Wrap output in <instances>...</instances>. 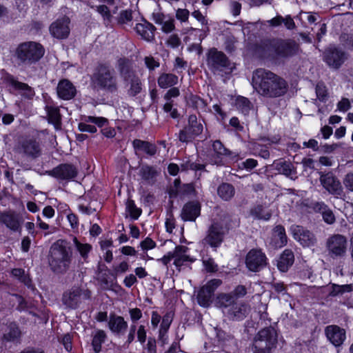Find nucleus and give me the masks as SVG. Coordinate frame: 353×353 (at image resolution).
I'll return each instance as SVG.
<instances>
[{
    "mask_svg": "<svg viewBox=\"0 0 353 353\" xmlns=\"http://www.w3.org/2000/svg\"><path fill=\"white\" fill-rule=\"evenodd\" d=\"M252 84L259 94L267 98L284 95L288 87L283 78L264 68H258L253 72Z\"/></svg>",
    "mask_w": 353,
    "mask_h": 353,
    "instance_id": "1",
    "label": "nucleus"
},
{
    "mask_svg": "<svg viewBox=\"0 0 353 353\" xmlns=\"http://www.w3.org/2000/svg\"><path fill=\"white\" fill-rule=\"evenodd\" d=\"M94 89L108 94H117L119 88V78L115 70L106 64L97 65L90 78Z\"/></svg>",
    "mask_w": 353,
    "mask_h": 353,
    "instance_id": "2",
    "label": "nucleus"
},
{
    "mask_svg": "<svg viewBox=\"0 0 353 353\" xmlns=\"http://www.w3.org/2000/svg\"><path fill=\"white\" fill-rule=\"evenodd\" d=\"M72 259V250L66 241L59 239L51 245L48 262L54 272L65 273L70 268Z\"/></svg>",
    "mask_w": 353,
    "mask_h": 353,
    "instance_id": "3",
    "label": "nucleus"
},
{
    "mask_svg": "<svg viewBox=\"0 0 353 353\" xmlns=\"http://www.w3.org/2000/svg\"><path fill=\"white\" fill-rule=\"evenodd\" d=\"M205 57L207 67L214 75L225 77L232 74L236 68L224 52L215 48L209 49Z\"/></svg>",
    "mask_w": 353,
    "mask_h": 353,
    "instance_id": "4",
    "label": "nucleus"
},
{
    "mask_svg": "<svg viewBox=\"0 0 353 353\" xmlns=\"http://www.w3.org/2000/svg\"><path fill=\"white\" fill-rule=\"evenodd\" d=\"M263 56L277 59H288L298 54L299 44L291 39L267 41L263 44Z\"/></svg>",
    "mask_w": 353,
    "mask_h": 353,
    "instance_id": "5",
    "label": "nucleus"
},
{
    "mask_svg": "<svg viewBox=\"0 0 353 353\" xmlns=\"http://www.w3.org/2000/svg\"><path fill=\"white\" fill-rule=\"evenodd\" d=\"M45 48L35 41L20 43L16 49V57L21 64L30 66L37 63L44 55Z\"/></svg>",
    "mask_w": 353,
    "mask_h": 353,
    "instance_id": "6",
    "label": "nucleus"
},
{
    "mask_svg": "<svg viewBox=\"0 0 353 353\" xmlns=\"http://www.w3.org/2000/svg\"><path fill=\"white\" fill-rule=\"evenodd\" d=\"M277 335L274 328L269 327L260 330L253 342L254 353H271L276 347Z\"/></svg>",
    "mask_w": 353,
    "mask_h": 353,
    "instance_id": "7",
    "label": "nucleus"
},
{
    "mask_svg": "<svg viewBox=\"0 0 353 353\" xmlns=\"http://www.w3.org/2000/svg\"><path fill=\"white\" fill-rule=\"evenodd\" d=\"M119 71L128 89V94L135 97L142 90L140 78L125 59L119 60Z\"/></svg>",
    "mask_w": 353,
    "mask_h": 353,
    "instance_id": "8",
    "label": "nucleus"
},
{
    "mask_svg": "<svg viewBox=\"0 0 353 353\" xmlns=\"http://www.w3.org/2000/svg\"><path fill=\"white\" fill-rule=\"evenodd\" d=\"M91 291L85 287L73 286L63 292L62 303L66 307L77 309L82 301L91 299Z\"/></svg>",
    "mask_w": 353,
    "mask_h": 353,
    "instance_id": "9",
    "label": "nucleus"
},
{
    "mask_svg": "<svg viewBox=\"0 0 353 353\" xmlns=\"http://www.w3.org/2000/svg\"><path fill=\"white\" fill-rule=\"evenodd\" d=\"M325 248L332 259L343 258L347 250V239L341 234H332L326 239Z\"/></svg>",
    "mask_w": 353,
    "mask_h": 353,
    "instance_id": "10",
    "label": "nucleus"
},
{
    "mask_svg": "<svg viewBox=\"0 0 353 353\" xmlns=\"http://www.w3.org/2000/svg\"><path fill=\"white\" fill-rule=\"evenodd\" d=\"M14 150L22 157L31 160L37 159L42 154L41 143L34 137H27L19 141Z\"/></svg>",
    "mask_w": 353,
    "mask_h": 353,
    "instance_id": "11",
    "label": "nucleus"
},
{
    "mask_svg": "<svg viewBox=\"0 0 353 353\" xmlns=\"http://www.w3.org/2000/svg\"><path fill=\"white\" fill-rule=\"evenodd\" d=\"M319 181L323 188L336 199H345V193L340 180L331 172H319Z\"/></svg>",
    "mask_w": 353,
    "mask_h": 353,
    "instance_id": "12",
    "label": "nucleus"
},
{
    "mask_svg": "<svg viewBox=\"0 0 353 353\" xmlns=\"http://www.w3.org/2000/svg\"><path fill=\"white\" fill-rule=\"evenodd\" d=\"M228 229L221 223H213L208 228L205 237L203 239V245H209L214 250H216L223 243Z\"/></svg>",
    "mask_w": 353,
    "mask_h": 353,
    "instance_id": "13",
    "label": "nucleus"
},
{
    "mask_svg": "<svg viewBox=\"0 0 353 353\" xmlns=\"http://www.w3.org/2000/svg\"><path fill=\"white\" fill-rule=\"evenodd\" d=\"M203 126L201 121H199L194 114L188 117V125L179 133V140L183 143L192 141L203 132Z\"/></svg>",
    "mask_w": 353,
    "mask_h": 353,
    "instance_id": "14",
    "label": "nucleus"
},
{
    "mask_svg": "<svg viewBox=\"0 0 353 353\" xmlns=\"http://www.w3.org/2000/svg\"><path fill=\"white\" fill-rule=\"evenodd\" d=\"M347 54L343 50L330 46L323 53V61L331 68L338 70L347 59Z\"/></svg>",
    "mask_w": 353,
    "mask_h": 353,
    "instance_id": "15",
    "label": "nucleus"
},
{
    "mask_svg": "<svg viewBox=\"0 0 353 353\" xmlns=\"http://www.w3.org/2000/svg\"><path fill=\"white\" fill-rule=\"evenodd\" d=\"M245 264L249 270L259 272L267 265L265 254L259 249H252L245 257Z\"/></svg>",
    "mask_w": 353,
    "mask_h": 353,
    "instance_id": "16",
    "label": "nucleus"
},
{
    "mask_svg": "<svg viewBox=\"0 0 353 353\" xmlns=\"http://www.w3.org/2000/svg\"><path fill=\"white\" fill-rule=\"evenodd\" d=\"M222 283L220 279H212L203 286L198 292L197 301L200 305L208 307L212 303L215 290Z\"/></svg>",
    "mask_w": 353,
    "mask_h": 353,
    "instance_id": "17",
    "label": "nucleus"
},
{
    "mask_svg": "<svg viewBox=\"0 0 353 353\" xmlns=\"http://www.w3.org/2000/svg\"><path fill=\"white\" fill-rule=\"evenodd\" d=\"M21 336L22 332L19 325L15 322H10L3 328L0 340L3 343H18L21 341Z\"/></svg>",
    "mask_w": 353,
    "mask_h": 353,
    "instance_id": "18",
    "label": "nucleus"
},
{
    "mask_svg": "<svg viewBox=\"0 0 353 353\" xmlns=\"http://www.w3.org/2000/svg\"><path fill=\"white\" fill-rule=\"evenodd\" d=\"M293 237L304 247L314 246L316 243L315 235L310 230L300 225H294L291 228Z\"/></svg>",
    "mask_w": 353,
    "mask_h": 353,
    "instance_id": "19",
    "label": "nucleus"
},
{
    "mask_svg": "<svg viewBox=\"0 0 353 353\" xmlns=\"http://www.w3.org/2000/svg\"><path fill=\"white\" fill-rule=\"evenodd\" d=\"M48 175L61 180H70L77 175V168L72 164H60L52 170L48 171Z\"/></svg>",
    "mask_w": 353,
    "mask_h": 353,
    "instance_id": "20",
    "label": "nucleus"
},
{
    "mask_svg": "<svg viewBox=\"0 0 353 353\" xmlns=\"http://www.w3.org/2000/svg\"><path fill=\"white\" fill-rule=\"evenodd\" d=\"M327 339L336 347L341 346L346 339L345 330L338 325H328L325 329Z\"/></svg>",
    "mask_w": 353,
    "mask_h": 353,
    "instance_id": "21",
    "label": "nucleus"
},
{
    "mask_svg": "<svg viewBox=\"0 0 353 353\" xmlns=\"http://www.w3.org/2000/svg\"><path fill=\"white\" fill-rule=\"evenodd\" d=\"M57 93L61 99L70 100L77 94V89L68 79H63L59 81L57 87Z\"/></svg>",
    "mask_w": 353,
    "mask_h": 353,
    "instance_id": "22",
    "label": "nucleus"
},
{
    "mask_svg": "<svg viewBox=\"0 0 353 353\" xmlns=\"http://www.w3.org/2000/svg\"><path fill=\"white\" fill-rule=\"evenodd\" d=\"M212 149L213 153L210 156V162L218 165H223L224 158L230 155V152L224 147L219 140L213 142Z\"/></svg>",
    "mask_w": 353,
    "mask_h": 353,
    "instance_id": "23",
    "label": "nucleus"
},
{
    "mask_svg": "<svg viewBox=\"0 0 353 353\" xmlns=\"http://www.w3.org/2000/svg\"><path fill=\"white\" fill-rule=\"evenodd\" d=\"M0 222L3 223L12 232H20L21 230V220L14 212H6L0 214Z\"/></svg>",
    "mask_w": 353,
    "mask_h": 353,
    "instance_id": "24",
    "label": "nucleus"
},
{
    "mask_svg": "<svg viewBox=\"0 0 353 353\" xmlns=\"http://www.w3.org/2000/svg\"><path fill=\"white\" fill-rule=\"evenodd\" d=\"M200 203L198 201H190L184 205L181 216L185 221H194L200 215Z\"/></svg>",
    "mask_w": 353,
    "mask_h": 353,
    "instance_id": "25",
    "label": "nucleus"
},
{
    "mask_svg": "<svg viewBox=\"0 0 353 353\" xmlns=\"http://www.w3.org/2000/svg\"><path fill=\"white\" fill-rule=\"evenodd\" d=\"M108 325L110 331L118 336L123 335L128 328V323L123 317L115 314L110 316Z\"/></svg>",
    "mask_w": 353,
    "mask_h": 353,
    "instance_id": "26",
    "label": "nucleus"
},
{
    "mask_svg": "<svg viewBox=\"0 0 353 353\" xmlns=\"http://www.w3.org/2000/svg\"><path fill=\"white\" fill-rule=\"evenodd\" d=\"M47 112L48 121L52 123L56 130H60L61 127V114L59 108L54 105H47L45 108Z\"/></svg>",
    "mask_w": 353,
    "mask_h": 353,
    "instance_id": "27",
    "label": "nucleus"
},
{
    "mask_svg": "<svg viewBox=\"0 0 353 353\" xmlns=\"http://www.w3.org/2000/svg\"><path fill=\"white\" fill-rule=\"evenodd\" d=\"M133 28L143 39L148 41L153 40L156 28L152 23H136Z\"/></svg>",
    "mask_w": 353,
    "mask_h": 353,
    "instance_id": "28",
    "label": "nucleus"
},
{
    "mask_svg": "<svg viewBox=\"0 0 353 353\" xmlns=\"http://www.w3.org/2000/svg\"><path fill=\"white\" fill-rule=\"evenodd\" d=\"M294 261V253L290 250H285L281 254L277 261L278 269L285 272L292 265Z\"/></svg>",
    "mask_w": 353,
    "mask_h": 353,
    "instance_id": "29",
    "label": "nucleus"
},
{
    "mask_svg": "<svg viewBox=\"0 0 353 353\" xmlns=\"http://www.w3.org/2000/svg\"><path fill=\"white\" fill-rule=\"evenodd\" d=\"M276 170L281 174L295 180L297 176L296 168L294 165L288 161H280L274 163Z\"/></svg>",
    "mask_w": 353,
    "mask_h": 353,
    "instance_id": "30",
    "label": "nucleus"
},
{
    "mask_svg": "<svg viewBox=\"0 0 353 353\" xmlns=\"http://www.w3.org/2000/svg\"><path fill=\"white\" fill-rule=\"evenodd\" d=\"M188 250V248L183 245H178L175 248L173 254L174 256V264L176 267H181L185 263L192 261L190 256L186 254Z\"/></svg>",
    "mask_w": 353,
    "mask_h": 353,
    "instance_id": "31",
    "label": "nucleus"
},
{
    "mask_svg": "<svg viewBox=\"0 0 353 353\" xmlns=\"http://www.w3.org/2000/svg\"><path fill=\"white\" fill-rule=\"evenodd\" d=\"M49 30L52 36L58 39L67 38L70 30L67 23H51Z\"/></svg>",
    "mask_w": 353,
    "mask_h": 353,
    "instance_id": "32",
    "label": "nucleus"
},
{
    "mask_svg": "<svg viewBox=\"0 0 353 353\" xmlns=\"http://www.w3.org/2000/svg\"><path fill=\"white\" fill-rule=\"evenodd\" d=\"M132 145L136 151L144 152L150 156H154L157 152V146L150 142L141 139H134Z\"/></svg>",
    "mask_w": 353,
    "mask_h": 353,
    "instance_id": "33",
    "label": "nucleus"
},
{
    "mask_svg": "<svg viewBox=\"0 0 353 353\" xmlns=\"http://www.w3.org/2000/svg\"><path fill=\"white\" fill-rule=\"evenodd\" d=\"M250 308L245 304H236L229 310V315L236 320H241L245 317L249 313Z\"/></svg>",
    "mask_w": 353,
    "mask_h": 353,
    "instance_id": "34",
    "label": "nucleus"
},
{
    "mask_svg": "<svg viewBox=\"0 0 353 353\" xmlns=\"http://www.w3.org/2000/svg\"><path fill=\"white\" fill-rule=\"evenodd\" d=\"M157 82L161 88H168L177 84L178 77L171 73H163L159 77Z\"/></svg>",
    "mask_w": 353,
    "mask_h": 353,
    "instance_id": "35",
    "label": "nucleus"
},
{
    "mask_svg": "<svg viewBox=\"0 0 353 353\" xmlns=\"http://www.w3.org/2000/svg\"><path fill=\"white\" fill-rule=\"evenodd\" d=\"M140 175L148 183H154L158 172L154 167L145 165L141 168Z\"/></svg>",
    "mask_w": 353,
    "mask_h": 353,
    "instance_id": "36",
    "label": "nucleus"
},
{
    "mask_svg": "<svg viewBox=\"0 0 353 353\" xmlns=\"http://www.w3.org/2000/svg\"><path fill=\"white\" fill-rule=\"evenodd\" d=\"M218 195L224 201H230L235 194L234 186L228 183L221 184L217 189Z\"/></svg>",
    "mask_w": 353,
    "mask_h": 353,
    "instance_id": "37",
    "label": "nucleus"
},
{
    "mask_svg": "<svg viewBox=\"0 0 353 353\" xmlns=\"http://www.w3.org/2000/svg\"><path fill=\"white\" fill-rule=\"evenodd\" d=\"M273 236L276 246L281 248L286 245L287 236L282 225H278L274 228Z\"/></svg>",
    "mask_w": 353,
    "mask_h": 353,
    "instance_id": "38",
    "label": "nucleus"
},
{
    "mask_svg": "<svg viewBox=\"0 0 353 353\" xmlns=\"http://www.w3.org/2000/svg\"><path fill=\"white\" fill-rule=\"evenodd\" d=\"M107 335L102 330L96 331L93 335L92 345L95 353H99L101 350V345L105 341Z\"/></svg>",
    "mask_w": 353,
    "mask_h": 353,
    "instance_id": "39",
    "label": "nucleus"
},
{
    "mask_svg": "<svg viewBox=\"0 0 353 353\" xmlns=\"http://www.w3.org/2000/svg\"><path fill=\"white\" fill-rule=\"evenodd\" d=\"M235 298L232 294H220L216 299V305L219 307H227L232 305Z\"/></svg>",
    "mask_w": 353,
    "mask_h": 353,
    "instance_id": "40",
    "label": "nucleus"
},
{
    "mask_svg": "<svg viewBox=\"0 0 353 353\" xmlns=\"http://www.w3.org/2000/svg\"><path fill=\"white\" fill-rule=\"evenodd\" d=\"M250 214L257 219H262L265 221L269 220L272 216V213L268 211H265L264 208L261 205H258L252 208Z\"/></svg>",
    "mask_w": 353,
    "mask_h": 353,
    "instance_id": "41",
    "label": "nucleus"
},
{
    "mask_svg": "<svg viewBox=\"0 0 353 353\" xmlns=\"http://www.w3.org/2000/svg\"><path fill=\"white\" fill-rule=\"evenodd\" d=\"M73 243L81 256L84 259H87L89 252L92 250V246L88 243H81L76 237L73 238Z\"/></svg>",
    "mask_w": 353,
    "mask_h": 353,
    "instance_id": "42",
    "label": "nucleus"
},
{
    "mask_svg": "<svg viewBox=\"0 0 353 353\" xmlns=\"http://www.w3.org/2000/svg\"><path fill=\"white\" fill-rule=\"evenodd\" d=\"M125 208L126 211L130 214L131 218L134 220L137 219L140 216L142 212L141 209L137 208L134 201L132 199H128Z\"/></svg>",
    "mask_w": 353,
    "mask_h": 353,
    "instance_id": "43",
    "label": "nucleus"
},
{
    "mask_svg": "<svg viewBox=\"0 0 353 353\" xmlns=\"http://www.w3.org/2000/svg\"><path fill=\"white\" fill-rule=\"evenodd\" d=\"M236 105L244 114H248L252 107L250 101L244 97H237L236 100Z\"/></svg>",
    "mask_w": 353,
    "mask_h": 353,
    "instance_id": "44",
    "label": "nucleus"
},
{
    "mask_svg": "<svg viewBox=\"0 0 353 353\" xmlns=\"http://www.w3.org/2000/svg\"><path fill=\"white\" fill-rule=\"evenodd\" d=\"M351 290V285H339L336 284H332L329 295L331 296H336L339 294H343L344 292H350Z\"/></svg>",
    "mask_w": 353,
    "mask_h": 353,
    "instance_id": "45",
    "label": "nucleus"
},
{
    "mask_svg": "<svg viewBox=\"0 0 353 353\" xmlns=\"http://www.w3.org/2000/svg\"><path fill=\"white\" fill-rule=\"evenodd\" d=\"M143 353H157V341L154 337H149L147 343L143 344Z\"/></svg>",
    "mask_w": 353,
    "mask_h": 353,
    "instance_id": "46",
    "label": "nucleus"
},
{
    "mask_svg": "<svg viewBox=\"0 0 353 353\" xmlns=\"http://www.w3.org/2000/svg\"><path fill=\"white\" fill-rule=\"evenodd\" d=\"M83 121L85 122L94 123L99 128L103 127L108 123V121L106 118L93 116L85 117Z\"/></svg>",
    "mask_w": 353,
    "mask_h": 353,
    "instance_id": "47",
    "label": "nucleus"
},
{
    "mask_svg": "<svg viewBox=\"0 0 353 353\" xmlns=\"http://www.w3.org/2000/svg\"><path fill=\"white\" fill-rule=\"evenodd\" d=\"M12 275L19 279L21 282L26 285H29L30 283V278L25 274L24 270L21 268H15L12 270Z\"/></svg>",
    "mask_w": 353,
    "mask_h": 353,
    "instance_id": "48",
    "label": "nucleus"
},
{
    "mask_svg": "<svg viewBox=\"0 0 353 353\" xmlns=\"http://www.w3.org/2000/svg\"><path fill=\"white\" fill-rule=\"evenodd\" d=\"M300 22H315L316 20V17L312 13L308 12L301 11L298 15L294 17Z\"/></svg>",
    "mask_w": 353,
    "mask_h": 353,
    "instance_id": "49",
    "label": "nucleus"
},
{
    "mask_svg": "<svg viewBox=\"0 0 353 353\" xmlns=\"http://www.w3.org/2000/svg\"><path fill=\"white\" fill-rule=\"evenodd\" d=\"M316 93L318 99L321 101H324L326 100L327 97V92L325 85L323 83H318L316 86Z\"/></svg>",
    "mask_w": 353,
    "mask_h": 353,
    "instance_id": "50",
    "label": "nucleus"
},
{
    "mask_svg": "<svg viewBox=\"0 0 353 353\" xmlns=\"http://www.w3.org/2000/svg\"><path fill=\"white\" fill-rule=\"evenodd\" d=\"M323 220L329 225H332L336 221V217L334 214L333 211L329 207L322 214Z\"/></svg>",
    "mask_w": 353,
    "mask_h": 353,
    "instance_id": "51",
    "label": "nucleus"
},
{
    "mask_svg": "<svg viewBox=\"0 0 353 353\" xmlns=\"http://www.w3.org/2000/svg\"><path fill=\"white\" fill-rule=\"evenodd\" d=\"M182 170H203L205 168L204 164L198 163L196 162L188 161L185 163L181 164Z\"/></svg>",
    "mask_w": 353,
    "mask_h": 353,
    "instance_id": "52",
    "label": "nucleus"
},
{
    "mask_svg": "<svg viewBox=\"0 0 353 353\" xmlns=\"http://www.w3.org/2000/svg\"><path fill=\"white\" fill-rule=\"evenodd\" d=\"M310 208L315 212L322 214L329 206L323 201H314L311 203Z\"/></svg>",
    "mask_w": 353,
    "mask_h": 353,
    "instance_id": "53",
    "label": "nucleus"
},
{
    "mask_svg": "<svg viewBox=\"0 0 353 353\" xmlns=\"http://www.w3.org/2000/svg\"><path fill=\"white\" fill-rule=\"evenodd\" d=\"M343 183L345 189L349 192H353V172L346 174L343 179Z\"/></svg>",
    "mask_w": 353,
    "mask_h": 353,
    "instance_id": "54",
    "label": "nucleus"
},
{
    "mask_svg": "<svg viewBox=\"0 0 353 353\" xmlns=\"http://www.w3.org/2000/svg\"><path fill=\"white\" fill-rule=\"evenodd\" d=\"M203 263L207 272H216L218 271V265L212 259L209 258L208 259L203 260Z\"/></svg>",
    "mask_w": 353,
    "mask_h": 353,
    "instance_id": "55",
    "label": "nucleus"
},
{
    "mask_svg": "<svg viewBox=\"0 0 353 353\" xmlns=\"http://www.w3.org/2000/svg\"><path fill=\"white\" fill-rule=\"evenodd\" d=\"M190 12L187 9H178L176 12V17L181 22H188Z\"/></svg>",
    "mask_w": 353,
    "mask_h": 353,
    "instance_id": "56",
    "label": "nucleus"
},
{
    "mask_svg": "<svg viewBox=\"0 0 353 353\" xmlns=\"http://www.w3.org/2000/svg\"><path fill=\"white\" fill-rule=\"evenodd\" d=\"M216 336L220 341H222L224 344L226 342H234L233 337L231 335L227 334L224 331L217 330Z\"/></svg>",
    "mask_w": 353,
    "mask_h": 353,
    "instance_id": "57",
    "label": "nucleus"
},
{
    "mask_svg": "<svg viewBox=\"0 0 353 353\" xmlns=\"http://www.w3.org/2000/svg\"><path fill=\"white\" fill-rule=\"evenodd\" d=\"M137 334L140 343L144 344L147 339V333L144 325H141L138 327Z\"/></svg>",
    "mask_w": 353,
    "mask_h": 353,
    "instance_id": "58",
    "label": "nucleus"
},
{
    "mask_svg": "<svg viewBox=\"0 0 353 353\" xmlns=\"http://www.w3.org/2000/svg\"><path fill=\"white\" fill-rule=\"evenodd\" d=\"M257 161L254 159H248L245 161H243L239 168H245L247 170H251L257 165Z\"/></svg>",
    "mask_w": 353,
    "mask_h": 353,
    "instance_id": "59",
    "label": "nucleus"
},
{
    "mask_svg": "<svg viewBox=\"0 0 353 353\" xmlns=\"http://www.w3.org/2000/svg\"><path fill=\"white\" fill-rule=\"evenodd\" d=\"M172 101H168L163 105V110L165 112H170V117L173 119H176L179 117L178 111L176 108H172Z\"/></svg>",
    "mask_w": 353,
    "mask_h": 353,
    "instance_id": "60",
    "label": "nucleus"
},
{
    "mask_svg": "<svg viewBox=\"0 0 353 353\" xmlns=\"http://www.w3.org/2000/svg\"><path fill=\"white\" fill-rule=\"evenodd\" d=\"M180 94V91L178 88L173 87L168 90L164 95V99L167 101H170L172 98H176Z\"/></svg>",
    "mask_w": 353,
    "mask_h": 353,
    "instance_id": "61",
    "label": "nucleus"
},
{
    "mask_svg": "<svg viewBox=\"0 0 353 353\" xmlns=\"http://www.w3.org/2000/svg\"><path fill=\"white\" fill-rule=\"evenodd\" d=\"M172 318L170 314H166L162 319V322L160 325V330L168 331L170 324L172 323Z\"/></svg>",
    "mask_w": 353,
    "mask_h": 353,
    "instance_id": "62",
    "label": "nucleus"
},
{
    "mask_svg": "<svg viewBox=\"0 0 353 353\" xmlns=\"http://www.w3.org/2000/svg\"><path fill=\"white\" fill-rule=\"evenodd\" d=\"M247 293L246 288L244 285H238L231 293L235 298V300L239 297L244 296Z\"/></svg>",
    "mask_w": 353,
    "mask_h": 353,
    "instance_id": "63",
    "label": "nucleus"
},
{
    "mask_svg": "<svg viewBox=\"0 0 353 353\" xmlns=\"http://www.w3.org/2000/svg\"><path fill=\"white\" fill-rule=\"evenodd\" d=\"M340 38L342 42H345L346 46L353 50V34H343Z\"/></svg>",
    "mask_w": 353,
    "mask_h": 353,
    "instance_id": "64",
    "label": "nucleus"
}]
</instances>
